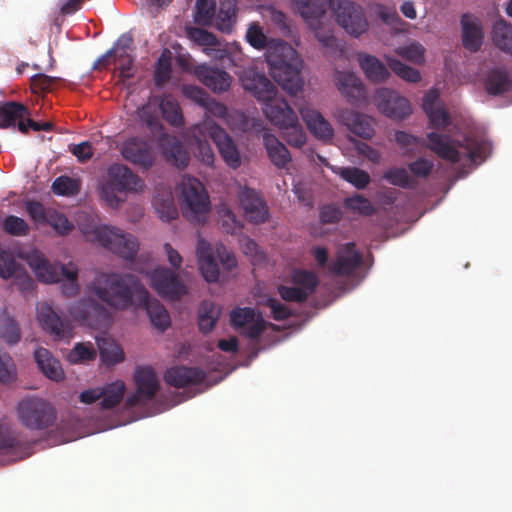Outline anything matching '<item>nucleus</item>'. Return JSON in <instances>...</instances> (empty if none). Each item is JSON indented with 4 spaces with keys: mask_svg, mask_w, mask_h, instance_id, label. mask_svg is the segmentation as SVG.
<instances>
[{
    "mask_svg": "<svg viewBox=\"0 0 512 512\" xmlns=\"http://www.w3.org/2000/svg\"><path fill=\"white\" fill-rule=\"evenodd\" d=\"M87 291L115 310H126L134 301H146L147 289L132 274L97 272L87 285Z\"/></svg>",
    "mask_w": 512,
    "mask_h": 512,
    "instance_id": "f257e3e1",
    "label": "nucleus"
},
{
    "mask_svg": "<svg viewBox=\"0 0 512 512\" xmlns=\"http://www.w3.org/2000/svg\"><path fill=\"white\" fill-rule=\"evenodd\" d=\"M427 139V148L441 159L451 163H458L464 157L473 163L483 162L491 151L489 141L475 135H466L463 141L451 143L448 135L430 132L427 134Z\"/></svg>",
    "mask_w": 512,
    "mask_h": 512,
    "instance_id": "f03ea898",
    "label": "nucleus"
},
{
    "mask_svg": "<svg viewBox=\"0 0 512 512\" xmlns=\"http://www.w3.org/2000/svg\"><path fill=\"white\" fill-rule=\"evenodd\" d=\"M266 61L272 78L283 89L296 93L302 87L300 72L302 60L295 49L280 40L266 52Z\"/></svg>",
    "mask_w": 512,
    "mask_h": 512,
    "instance_id": "7ed1b4c3",
    "label": "nucleus"
},
{
    "mask_svg": "<svg viewBox=\"0 0 512 512\" xmlns=\"http://www.w3.org/2000/svg\"><path fill=\"white\" fill-rule=\"evenodd\" d=\"M295 9L313 29L315 38L321 43L327 55L336 56L344 51L343 43L338 40L330 24H324L329 0H291Z\"/></svg>",
    "mask_w": 512,
    "mask_h": 512,
    "instance_id": "20e7f679",
    "label": "nucleus"
},
{
    "mask_svg": "<svg viewBox=\"0 0 512 512\" xmlns=\"http://www.w3.org/2000/svg\"><path fill=\"white\" fill-rule=\"evenodd\" d=\"M79 228L87 241L99 244L123 259L133 260L138 252L136 237L117 227L79 223Z\"/></svg>",
    "mask_w": 512,
    "mask_h": 512,
    "instance_id": "39448f33",
    "label": "nucleus"
},
{
    "mask_svg": "<svg viewBox=\"0 0 512 512\" xmlns=\"http://www.w3.org/2000/svg\"><path fill=\"white\" fill-rule=\"evenodd\" d=\"M142 179L124 164L114 163L107 169L105 180L100 186L101 199L111 208H118L125 201L127 192L141 190Z\"/></svg>",
    "mask_w": 512,
    "mask_h": 512,
    "instance_id": "423d86ee",
    "label": "nucleus"
},
{
    "mask_svg": "<svg viewBox=\"0 0 512 512\" xmlns=\"http://www.w3.org/2000/svg\"><path fill=\"white\" fill-rule=\"evenodd\" d=\"M182 212L191 222H204L210 211L209 196L195 177L184 175L179 184Z\"/></svg>",
    "mask_w": 512,
    "mask_h": 512,
    "instance_id": "0eeeda50",
    "label": "nucleus"
},
{
    "mask_svg": "<svg viewBox=\"0 0 512 512\" xmlns=\"http://www.w3.org/2000/svg\"><path fill=\"white\" fill-rule=\"evenodd\" d=\"M17 414L20 422L30 430H46L56 421L55 408L46 400L28 397L19 402Z\"/></svg>",
    "mask_w": 512,
    "mask_h": 512,
    "instance_id": "6e6552de",
    "label": "nucleus"
},
{
    "mask_svg": "<svg viewBox=\"0 0 512 512\" xmlns=\"http://www.w3.org/2000/svg\"><path fill=\"white\" fill-rule=\"evenodd\" d=\"M70 316L80 325L93 329L106 327L111 321L108 309L94 298H82L68 308Z\"/></svg>",
    "mask_w": 512,
    "mask_h": 512,
    "instance_id": "1a4fd4ad",
    "label": "nucleus"
},
{
    "mask_svg": "<svg viewBox=\"0 0 512 512\" xmlns=\"http://www.w3.org/2000/svg\"><path fill=\"white\" fill-rule=\"evenodd\" d=\"M25 210L37 226L49 225L59 236H66L74 229V224L64 213L52 207H46L39 201H27Z\"/></svg>",
    "mask_w": 512,
    "mask_h": 512,
    "instance_id": "9d476101",
    "label": "nucleus"
},
{
    "mask_svg": "<svg viewBox=\"0 0 512 512\" xmlns=\"http://www.w3.org/2000/svg\"><path fill=\"white\" fill-rule=\"evenodd\" d=\"M150 284L160 297L171 301L179 300L187 293L178 274L166 267L156 268L150 273Z\"/></svg>",
    "mask_w": 512,
    "mask_h": 512,
    "instance_id": "9b49d317",
    "label": "nucleus"
},
{
    "mask_svg": "<svg viewBox=\"0 0 512 512\" xmlns=\"http://www.w3.org/2000/svg\"><path fill=\"white\" fill-rule=\"evenodd\" d=\"M197 129L201 134L208 133L217 146L222 159L229 167L236 169L241 166V155L237 145L221 126L214 122H206Z\"/></svg>",
    "mask_w": 512,
    "mask_h": 512,
    "instance_id": "f8f14e48",
    "label": "nucleus"
},
{
    "mask_svg": "<svg viewBox=\"0 0 512 512\" xmlns=\"http://www.w3.org/2000/svg\"><path fill=\"white\" fill-rule=\"evenodd\" d=\"M337 23L351 36L358 38L368 30L369 24L361 6L348 0L338 2L335 9Z\"/></svg>",
    "mask_w": 512,
    "mask_h": 512,
    "instance_id": "ddd939ff",
    "label": "nucleus"
},
{
    "mask_svg": "<svg viewBox=\"0 0 512 512\" xmlns=\"http://www.w3.org/2000/svg\"><path fill=\"white\" fill-rule=\"evenodd\" d=\"M122 157L143 170L151 169L156 163V154L152 143L141 137L126 139L120 148Z\"/></svg>",
    "mask_w": 512,
    "mask_h": 512,
    "instance_id": "4468645a",
    "label": "nucleus"
},
{
    "mask_svg": "<svg viewBox=\"0 0 512 512\" xmlns=\"http://www.w3.org/2000/svg\"><path fill=\"white\" fill-rule=\"evenodd\" d=\"M37 319L42 329L54 340L72 338L73 325L71 321L59 315L48 303H42L38 306Z\"/></svg>",
    "mask_w": 512,
    "mask_h": 512,
    "instance_id": "2eb2a0df",
    "label": "nucleus"
},
{
    "mask_svg": "<svg viewBox=\"0 0 512 512\" xmlns=\"http://www.w3.org/2000/svg\"><path fill=\"white\" fill-rule=\"evenodd\" d=\"M374 103L387 117L401 120L411 114L409 101L396 91L388 88H379L374 94Z\"/></svg>",
    "mask_w": 512,
    "mask_h": 512,
    "instance_id": "dca6fc26",
    "label": "nucleus"
},
{
    "mask_svg": "<svg viewBox=\"0 0 512 512\" xmlns=\"http://www.w3.org/2000/svg\"><path fill=\"white\" fill-rule=\"evenodd\" d=\"M362 264V255L354 243H346L337 252L336 259L328 265V270L335 276H350Z\"/></svg>",
    "mask_w": 512,
    "mask_h": 512,
    "instance_id": "f3484780",
    "label": "nucleus"
},
{
    "mask_svg": "<svg viewBox=\"0 0 512 512\" xmlns=\"http://www.w3.org/2000/svg\"><path fill=\"white\" fill-rule=\"evenodd\" d=\"M241 81L243 88L263 104L278 94L276 86L264 74L252 70L245 71Z\"/></svg>",
    "mask_w": 512,
    "mask_h": 512,
    "instance_id": "a211bd4d",
    "label": "nucleus"
},
{
    "mask_svg": "<svg viewBox=\"0 0 512 512\" xmlns=\"http://www.w3.org/2000/svg\"><path fill=\"white\" fill-rule=\"evenodd\" d=\"M158 146L167 163L178 169L187 167L190 155L177 137L163 133L158 138Z\"/></svg>",
    "mask_w": 512,
    "mask_h": 512,
    "instance_id": "6ab92c4d",
    "label": "nucleus"
},
{
    "mask_svg": "<svg viewBox=\"0 0 512 512\" xmlns=\"http://www.w3.org/2000/svg\"><path fill=\"white\" fill-rule=\"evenodd\" d=\"M239 200L248 221L256 224L267 221L268 207L254 189L244 188L239 194Z\"/></svg>",
    "mask_w": 512,
    "mask_h": 512,
    "instance_id": "aec40b11",
    "label": "nucleus"
},
{
    "mask_svg": "<svg viewBox=\"0 0 512 512\" xmlns=\"http://www.w3.org/2000/svg\"><path fill=\"white\" fill-rule=\"evenodd\" d=\"M206 373L198 367L174 366L165 372L164 379L167 384L175 388H183L202 383Z\"/></svg>",
    "mask_w": 512,
    "mask_h": 512,
    "instance_id": "412c9836",
    "label": "nucleus"
},
{
    "mask_svg": "<svg viewBox=\"0 0 512 512\" xmlns=\"http://www.w3.org/2000/svg\"><path fill=\"white\" fill-rule=\"evenodd\" d=\"M263 113L279 129L297 120V115L284 98L275 96L263 104Z\"/></svg>",
    "mask_w": 512,
    "mask_h": 512,
    "instance_id": "4be33fe9",
    "label": "nucleus"
},
{
    "mask_svg": "<svg viewBox=\"0 0 512 512\" xmlns=\"http://www.w3.org/2000/svg\"><path fill=\"white\" fill-rule=\"evenodd\" d=\"M197 78L215 93L227 91L232 82V77L226 71L209 65H199L195 69Z\"/></svg>",
    "mask_w": 512,
    "mask_h": 512,
    "instance_id": "5701e85b",
    "label": "nucleus"
},
{
    "mask_svg": "<svg viewBox=\"0 0 512 512\" xmlns=\"http://www.w3.org/2000/svg\"><path fill=\"white\" fill-rule=\"evenodd\" d=\"M461 26L463 47L470 52H477L484 39L481 21L471 14H463Z\"/></svg>",
    "mask_w": 512,
    "mask_h": 512,
    "instance_id": "b1692460",
    "label": "nucleus"
},
{
    "mask_svg": "<svg viewBox=\"0 0 512 512\" xmlns=\"http://www.w3.org/2000/svg\"><path fill=\"white\" fill-rule=\"evenodd\" d=\"M27 262L40 281L44 283L60 282L61 265L51 264L41 252H31L27 257Z\"/></svg>",
    "mask_w": 512,
    "mask_h": 512,
    "instance_id": "393cba45",
    "label": "nucleus"
},
{
    "mask_svg": "<svg viewBox=\"0 0 512 512\" xmlns=\"http://www.w3.org/2000/svg\"><path fill=\"white\" fill-rule=\"evenodd\" d=\"M196 252L199 270L204 279L209 283L218 281L219 267L215 261L213 249L209 242L204 239H199Z\"/></svg>",
    "mask_w": 512,
    "mask_h": 512,
    "instance_id": "a878e982",
    "label": "nucleus"
},
{
    "mask_svg": "<svg viewBox=\"0 0 512 512\" xmlns=\"http://www.w3.org/2000/svg\"><path fill=\"white\" fill-rule=\"evenodd\" d=\"M134 382L144 402L152 400L159 390V379L155 370L150 366H140L135 369Z\"/></svg>",
    "mask_w": 512,
    "mask_h": 512,
    "instance_id": "bb28decb",
    "label": "nucleus"
},
{
    "mask_svg": "<svg viewBox=\"0 0 512 512\" xmlns=\"http://www.w3.org/2000/svg\"><path fill=\"white\" fill-rule=\"evenodd\" d=\"M300 114L306 123L307 128L316 138L329 140L333 137L334 130L331 124L319 111L310 107H302L300 109Z\"/></svg>",
    "mask_w": 512,
    "mask_h": 512,
    "instance_id": "cd10ccee",
    "label": "nucleus"
},
{
    "mask_svg": "<svg viewBox=\"0 0 512 512\" xmlns=\"http://www.w3.org/2000/svg\"><path fill=\"white\" fill-rule=\"evenodd\" d=\"M152 204L155 212L162 220L170 221L177 218L178 209L170 187H157Z\"/></svg>",
    "mask_w": 512,
    "mask_h": 512,
    "instance_id": "c85d7f7f",
    "label": "nucleus"
},
{
    "mask_svg": "<svg viewBox=\"0 0 512 512\" xmlns=\"http://www.w3.org/2000/svg\"><path fill=\"white\" fill-rule=\"evenodd\" d=\"M336 85L349 102H356L364 97L365 90L360 79L351 72L337 71Z\"/></svg>",
    "mask_w": 512,
    "mask_h": 512,
    "instance_id": "c756f323",
    "label": "nucleus"
},
{
    "mask_svg": "<svg viewBox=\"0 0 512 512\" xmlns=\"http://www.w3.org/2000/svg\"><path fill=\"white\" fill-rule=\"evenodd\" d=\"M439 95L431 90L423 98V109L427 114L430 124L433 128H446L450 124V116L443 107H437Z\"/></svg>",
    "mask_w": 512,
    "mask_h": 512,
    "instance_id": "7c9ffc66",
    "label": "nucleus"
},
{
    "mask_svg": "<svg viewBox=\"0 0 512 512\" xmlns=\"http://www.w3.org/2000/svg\"><path fill=\"white\" fill-rule=\"evenodd\" d=\"M35 361L42 373L56 382L64 378L60 362L45 348H38L34 352Z\"/></svg>",
    "mask_w": 512,
    "mask_h": 512,
    "instance_id": "2f4dec72",
    "label": "nucleus"
},
{
    "mask_svg": "<svg viewBox=\"0 0 512 512\" xmlns=\"http://www.w3.org/2000/svg\"><path fill=\"white\" fill-rule=\"evenodd\" d=\"M263 143L269 159L277 168H284L291 161L289 150L274 135L265 132Z\"/></svg>",
    "mask_w": 512,
    "mask_h": 512,
    "instance_id": "473e14b6",
    "label": "nucleus"
},
{
    "mask_svg": "<svg viewBox=\"0 0 512 512\" xmlns=\"http://www.w3.org/2000/svg\"><path fill=\"white\" fill-rule=\"evenodd\" d=\"M137 306L144 307L152 325L160 331H165L170 325V316L166 308L148 294L146 301H136Z\"/></svg>",
    "mask_w": 512,
    "mask_h": 512,
    "instance_id": "72a5a7b5",
    "label": "nucleus"
},
{
    "mask_svg": "<svg viewBox=\"0 0 512 512\" xmlns=\"http://www.w3.org/2000/svg\"><path fill=\"white\" fill-rule=\"evenodd\" d=\"M359 64L366 77L375 83L384 82L390 76L389 70L375 56L359 54Z\"/></svg>",
    "mask_w": 512,
    "mask_h": 512,
    "instance_id": "f704fd0d",
    "label": "nucleus"
},
{
    "mask_svg": "<svg viewBox=\"0 0 512 512\" xmlns=\"http://www.w3.org/2000/svg\"><path fill=\"white\" fill-rule=\"evenodd\" d=\"M206 122H211L210 120H205L201 124H197L192 129V138L193 142L191 144H195L194 153L196 158L201 161L206 166H213L215 161V154L209 142L206 140L207 132L201 134L197 129L200 126H203Z\"/></svg>",
    "mask_w": 512,
    "mask_h": 512,
    "instance_id": "c9c22d12",
    "label": "nucleus"
},
{
    "mask_svg": "<svg viewBox=\"0 0 512 512\" xmlns=\"http://www.w3.org/2000/svg\"><path fill=\"white\" fill-rule=\"evenodd\" d=\"M28 107L18 102H6L0 105V128L18 126L19 120L27 117Z\"/></svg>",
    "mask_w": 512,
    "mask_h": 512,
    "instance_id": "e433bc0d",
    "label": "nucleus"
},
{
    "mask_svg": "<svg viewBox=\"0 0 512 512\" xmlns=\"http://www.w3.org/2000/svg\"><path fill=\"white\" fill-rule=\"evenodd\" d=\"M25 448L18 432L6 423H0V454H17Z\"/></svg>",
    "mask_w": 512,
    "mask_h": 512,
    "instance_id": "4c0bfd02",
    "label": "nucleus"
},
{
    "mask_svg": "<svg viewBox=\"0 0 512 512\" xmlns=\"http://www.w3.org/2000/svg\"><path fill=\"white\" fill-rule=\"evenodd\" d=\"M484 86L489 95L498 96L510 89L511 81L505 70L496 68L487 74Z\"/></svg>",
    "mask_w": 512,
    "mask_h": 512,
    "instance_id": "58836bf2",
    "label": "nucleus"
},
{
    "mask_svg": "<svg viewBox=\"0 0 512 512\" xmlns=\"http://www.w3.org/2000/svg\"><path fill=\"white\" fill-rule=\"evenodd\" d=\"M125 391V383L121 380L101 386V392H103L100 402L101 409L109 410L116 407L122 401Z\"/></svg>",
    "mask_w": 512,
    "mask_h": 512,
    "instance_id": "ea45409f",
    "label": "nucleus"
},
{
    "mask_svg": "<svg viewBox=\"0 0 512 512\" xmlns=\"http://www.w3.org/2000/svg\"><path fill=\"white\" fill-rule=\"evenodd\" d=\"M61 292L63 295L73 297L78 294L80 285L78 283V268L76 264L69 262L68 264H61Z\"/></svg>",
    "mask_w": 512,
    "mask_h": 512,
    "instance_id": "a19ab883",
    "label": "nucleus"
},
{
    "mask_svg": "<svg viewBox=\"0 0 512 512\" xmlns=\"http://www.w3.org/2000/svg\"><path fill=\"white\" fill-rule=\"evenodd\" d=\"M159 109L163 119L173 127H182L184 125V116L181 107L176 99L172 96L162 98Z\"/></svg>",
    "mask_w": 512,
    "mask_h": 512,
    "instance_id": "79ce46f5",
    "label": "nucleus"
},
{
    "mask_svg": "<svg viewBox=\"0 0 512 512\" xmlns=\"http://www.w3.org/2000/svg\"><path fill=\"white\" fill-rule=\"evenodd\" d=\"M492 40L500 50L512 55V25L498 20L493 25Z\"/></svg>",
    "mask_w": 512,
    "mask_h": 512,
    "instance_id": "37998d69",
    "label": "nucleus"
},
{
    "mask_svg": "<svg viewBox=\"0 0 512 512\" xmlns=\"http://www.w3.org/2000/svg\"><path fill=\"white\" fill-rule=\"evenodd\" d=\"M22 337L21 329L18 322L8 316H0V339L3 340L7 345L13 346L20 342Z\"/></svg>",
    "mask_w": 512,
    "mask_h": 512,
    "instance_id": "c03bdc74",
    "label": "nucleus"
},
{
    "mask_svg": "<svg viewBox=\"0 0 512 512\" xmlns=\"http://www.w3.org/2000/svg\"><path fill=\"white\" fill-rule=\"evenodd\" d=\"M215 18L217 28L223 32H229L236 19L235 0L221 1Z\"/></svg>",
    "mask_w": 512,
    "mask_h": 512,
    "instance_id": "a18cd8bd",
    "label": "nucleus"
},
{
    "mask_svg": "<svg viewBox=\"0 0 512 512\" xmlns=\"http://www.w3.org/2000/svg\"><path fill=\"white\" fill-rule=\"evenodd\" d=\"M346 120L349 130L355 135L364 139H370L374 135V128L365 115L351 112Z\"/></svg>",
    "mask_w": 512,
    "mask_h": 512,
    "instance_id": "49530a36",
    "label": "nucleus"
},
{
    "mask_svg": "<svg viewBox=\"0 0 512 512\" xmlns=\"http://www.w3.org/2000/svg\"><path fill=\"white\" fill-rule=\"evenodd\" d=\"M336 173L358 190L365 189L371 181L368 172L358 167H341Z\"/></svg>",
    "mask_w": 512,
    "mask_h": 512,
    "instance_id": "de8ad7c7",
    "label": "nucleus"
},
{
    "mask_svg": "<svg viewBox=\"0 0 512 512\" xmlns=\"http://www.w3.org/2000/svg\"><path fill=\"white\" fill-rule=\"evenodd\" d=\"M219 311L212 302L204 301L199 308L198 326L203 333H209L215 326Z\"/></svg>",
    "mask_w": 512,
    "mask_h": 512,
    "instance_id": "09e8293b",
    "label": "nucleus"
},
{
    "mask_svg": "<svg viewBox=\"0 0 512 512\" xmlns=\"http://www.w3.org/2000/svg\"><path fill=\"white\" fill-rule=\"evenodd\" d=\"M159 106L147 103L137 110L139 119L145 123L152 132H159L163 129V125L159 119Z\"/></svg>",
    "mask_w": 512,
    "mask_h": 512,
    "instance_id": "8fccbe9b",
    "label": "nucleus"
},
{
    "mask_svg": "<svg viewBox=\"0 0 512 512\" xmlns=\"http://www.w3.org/2000/svg\"><path fill=\"white\" fill-rule=\"evenodd\" d=\"M23 268V265L16 260L12 252L0 250V276L2 278H13L15 275H19Z\"/></svg>",
    "mask_w": 512,
    "mask_h": 512,
    "instance_id": "3c124183",
    "label": "nucleus"
},
{
    "mask_svg": "<svg viewBox=\"0 0 512 512\" xmlns=\"http://www.w3.org/2000/svg\"><path fill=\"white\" fill-rule=\"evenodd\" d=\"M292 281L296 287L307 292V298L315 291L319 284V279L315 273L308 270H295L292 275Z\"/></svg>",
    "mask_w": 512,
    "mask_h": 512,
    "instance_id": "603ef678",
    "label": "nucleus"
},
{
    "mask_svg": "<svg viewBox=\"0 0 512 512\" xmlns=\"http://www.w3.org/2000/svg\"><path fill=\"white\" fill-rule=\"evenodd\" d=\"M246 39L248 43L256 49H268L274 47L280 40H269L264 34L262 28L258 24L251 25L246 33Z\"/></svg>",
    "mask_w": 512,
    "mask_h": 512,
    "instance_id": "864d4df0",
    "label": "nucleus"
},
{
    "mask_svg": "<svg viewBox=\"0 0 512 512\" xmlns=\"http://www.w3.org/2000/svg\"><path fill=\"white\" fill-rule=\"evenodd\" d=\"M344 205L347 209L363 216H372L376 212L370 200L360 194L345 198Z\"/></svg>",
    "mask_w": 512,
    "mask_h": 512,
    "instance_id": "5fc2aeb1",
    "label": "nucleus"
},
{
    "mask_svg": "<svg viewBox=\"0 0 512 512\" xmlns=\"http://www.w3.org/2000/svg\"><path fill=\"white\" fill-rule=\"evenodd\" d=\"M388 67L407 82L417 83L421 79L419 71L395 58H387Z\"/></svg>",
    "mask_w": 512,
    "mask_h": 512,
    "instance_id": "6e6d98bb",
    "label": "nucleus"
},
{
    "mask_svg": "<svg viewBox=\"0 0 512 512\" xmlns=\"http://www.w3.org/2000/svg\"><path fill=\"white\" fill-rule=\"evenodd\" d=\"M280 130L282 131L283 138L289 145L300 148L306 143V134L298 119L293 123H288L286 127Z\"/></svg>",
    "mask_w": 512,
    "mask_h": 512,
    "instance_id": "4d7b16f0",
    "label": "nucleus"
},
{
    "mask_svg": "<svg viewBox=\"0 0 512 512\" xmlns=\"http://www.w3.org/2000/svg\"><path fill=\"white\" fill-rule=\"evenodd\" d=\"M51 188L53 193L56 195L73 196L79 192L80 184L78 180L74 178L59 176L53 181Z\"/></svg>",
    "mask_w": 512,
    "mask_h": 512,
    "instance_id": "13d9d810",
    "label": "nucleus"
},
{
    "mask_svg": "<svg viewBox=\"0 0 512 512\" xmlns=\"http://www.w3.org/2000/svg\"><path fill=\"white\" fill-rule=\"evenodd\" d=\"M384 178L392 185L399 186L404 189H412L416 185V181L409 175L404 168H392L385 172Z\"/></svg>",
    "mask_w": 512,
    "mask_h": 512,
    "instance_id": "bf43d9fd",
    "label": "nucleus"
},
{
    "mask_svg": "<svg viewBox=\"0 0 512 512\" xmlns=\"http://www.w3.org/2000/svg\"><path fill=\"white\" fill-rule=\"evenodd\" d=\"M216 14L215 0H197L195 20L201 25L212 24Z\"/></svg>",
    "mask_w": 512,
    "mask_h": 512,
    "instance_id": "052dcab7",
    "label": "nucleus"
},
{
    "mask_svg": "<svg viewBox=\"0 0 512 512\" xmlns=\"http://www.w3.org/2000/svg\"><path fill=\"white\" fill-rule=\"evenodd\" d=\"M189 38L196 44L204 47H216L219 42L216 36L202 28L192 27L187 31Z\"/></svg>",
    "mask_w": 512,
    "mask_h": 512,
    "instance_id": "680f3d73",
    "label": "nucleus"
},
{
    "mask_svg": "<svg viewBox=\"0 0 512 512\" xmlns=\"http://www.w3.org/2000/svg\"><path fill=\"white\" fill-rule=\"evenodd\" d=\"M3 226L5 231L13 236H26L30 230L29 225L23 218L14 215L7 216Z\"/></svg>",
    "mask_w": 512,
    "mask_h": 512,
    "instance_id": "e2e57ef3",
    "label": "nucleus"
},
{
    "mask_svg": "<svg viewBox=\"0 0 512 512\" xmlns=\"http://www.w3.org/2000/svg\"><path fill=\"white\" fill-rule=\"evenodd\" d=\"M59 78L45 74H36L31 77V89L35 94L51 92Z\"/></svg>",
    "mask_w": 512,
    "mask_h": 512,
    "instance_id": "0e129e2a",
    "label": "nucleus"
},
{
    "mask_svg": "<svg viewBox=\"0 0 512 512\" xmlns=\"http://www.w3.org/2000/svg\"><path fill=\"white\" fill-rule=\"evenodd\" d=\"M95 357L96 352L90 343H77L68 354V359L72 363L93 360Z\"/></svg>",
    "mask_w": 512,
    "mask_h": 512,
    "instance_id": "69168bd1",
    "label": "nucleus"
},
{
    "mask_svg": "<svg viewBox=\"0 0 512 512\" xmlns=\"http://www.w3.org/2000/svg\"><path fill=\"white\" fill-rule=\"evenodd\" d=\"M396 52L402 58L415 64H420L424 61L425 49L419 43H412L407 46L400 47Z\"/></svg>",
    "mask_w": 512,
    "mask_h": 512,
    "instance_id": "338daca9",
    "label": "nucleus"
},
{
    "mask_svg": "<svg viewBox=\"0 0 512 512\" xmlns=\"http://www.w3.org/2000/svg\"><path fill=\"white\" fill-rule=\"evenodd\" d=\"M255 318L254 309L250 307L236 308L230 313L231 325L238 329L251 323Z\"/></svg>",
    "mask_w": 512,
    "mask_h": 512,
    "instance_id": "774afa93",
    "label": "nucleus"
}]
</instances>
